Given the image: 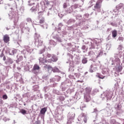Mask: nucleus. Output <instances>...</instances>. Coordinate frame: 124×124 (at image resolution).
Instances as JSON below:
<instances>
[{"label": "nucleus", "instance_id": "f257e3e1", "mask_svg": "<svg viewBox=\"0 0 124 124\" xmlns=\"http://www.w3.org/2000/svg\"><path fill=\"white\" fill-rule=\"evenodd\" d=\"M114 57L115 58V60L114 59L110 58L108 62V65L110 67H113V69H115L117 72H121L123 70V66L121 65V60L119 58H121V55L119 54H115Z\"/></svg>", "mask_w": 124, "mask_h": 124}, {"label": "nucleus", "instance_id": "f03ea898", "mask_svg": "<svg viewBox=\"0 0 124 124\" xmlns=\"http://www.w3.org/2000/svg\"><path fill=\"white\" fill-rule=\"evenodd\" d=\"M101 43V40L95 38L89 44L90 49L93 50L88 52V56H89V57H90L92 59L95 58L96 51H97L96 48L97 49V46H98Z\"/></svg>", "mask_w": 124, "mask_h": 124}, {"label": "nucleus", "instance_id": "7ed1b4c3", "mask_svg": "<svg viewBox=\"0 0 124 124\" xmlns=\"http://www.w3.org/2000/svg\"><path fill=\"white\" fill-rule=\"evenodd\" d=\"M4 8L5 10L10 12L8 14V16L10 20L16 19V13H15V11L17 10V5L15 1H14L13 4H6Z\"/></svg>", "mask_w": 124, "mask_h": 124}, {"label": "nucleus", "instance_id": "20e7f679", "mask_svg": "<svg viewBox=\"0 0 124 124\" xmlns=\"http://www.w3.org/2000/svg\"><path fill=\"white\" fill-rule=\"evenodd\" d=\"M43 48L39 50V54L40 56H43L42 57H40L39 59L40 62L42 63H46V62H51V58L52 55L49 53H46L45 49V46H43Z\"/></svg>", "mask_w": 124, "mask_h": 124}, {"label": "nucleus", "instance_id": "39448f33", "mask_svg": "<svg viewBox=\"0 0 124 124\" xmlns=\"http://www.w3.org/2000/svg\"><path fill=\"white\" fill-rule=\"evenodd\" d=\"M113 94L114 90H106L103 93L101 94V97L102 98L103 100L108 101V100H111Z\"/></svg>", "mask_w": 124, "mask_h": 124}, {"label": "nucleus", "instance_id": "423d86ee", "mask_svg": "<svg viewBox=\"0 0 124 124\" xmlns=\"http://www.w3.org/2000/svg\"><path fill=\"white\" fill-rule=\"evenodd\" d=\"M76 17V19H78L79 20L78 22H77L76 24L75 25H72V26H70V27H68V30L71 31V30H75V28H79V27H82L83 25V24H84V22L82 21V19H83V17H82V15H78V16H75Z\"/></svg>", "mask_w": 124, "mask_h": 124}, {"label": "nucleus", "instance_id": "0eeeda50", "mask_svg": "<svg viewBox=\"0 0 124 124\" xmlns=\"http://www.w3.org/2000/svg\"><path fill=\"white\" fill-rule=\"evenodd\" d=\"M122 9H124V6L122 4H120L119 5H117L116 9L113 10L112 13L113 16H111V18L113 19V18H116L117 16L121 14V10H122Z\"/></svg>", "mask_w": 124, "mask_h": 124}, {"label": "nucleus", "instance_id": "6e6552de", "mask_svg": "<svg viewBox=\"0 0 124 124\" xmlns=\"http://www.w3.org/2000/svg\"><path fill=\"white\" fill-rule=\"evenodd\" d=\"M74 118H75V113L72 112H69L67 115V121L66 124H72Z\"/></svg>", "mask_w": 124, "mask_h": 124}, {"label": "nucleus", "instance_id": "1a4fd4ad", "mask_svg": "<svg viewBox=\"0 0 124 124\" xmlns=\"http://www.w3.org/2000/svg\"><path fill=\"white\" fill-rule=\"evenodd\" d=\"M64 99H65L64 96L62 95H59L56 98V104H58V105H61V106H62V105L64 104H63V101H64Z\"/></svg>", "mask_w": 124, "mask_h": 124}, {"label": "nucleus", "instance_id": "9d476101", "mask_svg": "<svg viewBox=\"0 0 124 124\" xmlns=\"http://www.w3.org/2000/svg\"><path fill=\"white\" fill-rule=\"evenodd\" d=\"M69 87V84L68 82L67 81H66L62 82L60 86V89H61L62 92H65V90L68 89Z\"/></svg>", "mask_w": 124, "mask_h": 124}, {"label": "nucleus", "instance_id": "9b49d317", "mask_svg": "<svg viewBox=\"0 0 124 124\" xmlns=\"http://www.w3.org/2000/svg\"><path fill=\"white\" fill-rule=\"evenodd\" d=\"M101 2L102 1L101 0H98L95 5L94 6V10L97 12H100V7H101Z\"/></svg>", "mask_w": 124, "mask_h": 124}, {"label": "nucleus", "instance_id": "f8f14e48", "mask_svg": "<svg viewBox=\"0 0 124 124\" xmlns=\"http://www.w3.org/2000/svg\"><path fill=\"white\" fill-rule=\"evenodd\" d=\"M47 70L49 73H51L52 71L54 73L60 72V70L57 67H52L50 65L46 66Z\"/></svg>", "mask_w": 124, "mask_h": 124}, {"label": "nucleus", "instance_id": "ddd939ff", "mask_svg": "<svg viewBox=\"0 0 124 124\" xmlns=\"http://www.w3.org/2000/svg\"><path fill=\"white\" fill-rule=\"evenodd\" d=\"M16 53H17V50L15 49H11L7 48L5 50V53L7 54V55H10V56H14Z\"/></svg>", "mask_w": 124, "mask_h": 124}, {"label": "nucleus", "instance_id": "4468645a", "mask_svg": "<svg viewBox=\"0 0 124 124\" xmlns=\"http://www.w3.org/2000/svg\"><path fill=\"white\" fill-rule=\"evenodd\" d=\"M35 45L37 47H39V46H42L43 45V41L40 39V36L39 35L37 38H35Z\"/></svg>", "mask_w": 124, "mask_h": 124}, {"label": "nucleus", "instance_id": "2eb2a0df", "mask_svg": "<svg viewBox=\"0 0 124 124\" xmlns=\"http://www.w3.org/2000/svg\"><path fill=\"white\" fill-rule=\"evenodd\" d=\"M101 112L104 116L105 117H108L110 115V108H106L101 110Z\"/></svg>", "mask_w": 124, "mask_h": 124}, {"label": "nucleus", "instance_id": "dca6fc26", "mask_svg": "<svg viewBox=\"0 0 124 124\" xmlns=\"http://www.w3.org/2000/svg\"><path fill=\"white\" fill-rule=\"evenodd\" d=\"M68 47L67 48L68 51L69 52H75L76 51V46L75 45H72V43H69L68 44Z\"/></svg>", "mask_w": 124, "mask_h": 124}, {"label": "nucleus", "instance_id": "f3484780", "mask_svg": "<svg viewBox=\"0 0 124 124\" xmlns=\"http://www.w3.org/2000/svg\"><path fill=\"white\" fill-rule=\"evenodd\" d=\"M39 69H40V67L37 64H35L32 69V72L36 75L38 73Z\"/></svg>", "mask_w": 124, "mask_h": 124}, {"label": "nucleus", "instance_id": "a211bd4d", "mask_svg": "<svg viewBox=\"0 0 124 124\" xmlns=\"http://www.w3.org/2000/svg\"><path fill=\"white\" fill-rule=\"evenodd\" d=\"M23 48H25V50L28 52V53H30V54H31V53H34L33 51L34 49L28 46H24Z\"/></svg>", "mask_w": 124, "mask_h": 124}, {"label": "nucleus", "instance_id": "6ab92c4d", "mask_svg": "<svg viewBox=\"0 0 124 124\" xmlns=\"http://www.w3.org/2000/svg\"><path fill=\"white\" fill-rule=\"evenodd\" d=\"M61 78H62L59 76H55V78L50 79V83H53L55 81L59 82V81L61 80Z\"/></svg>", "mask_w": 124, "mask_h": 124}, {"label": "nucleus", "instance_id": "aec40b11", "mask_svg": "<svg viewBox=\"0 0 124 124\" xmlns=\"http://www.w3.org/2000/svg\"><path fill=\"white\" fill-rule=\"evenodd\" d=\"M37 6H38V4H36L35 6H32V7L30 9V11L31 13H34V14H36V11L37 9Z\"/></svg>", "mask_w": 124, "mask_h": 124}, {"label": "nucleus", "instance_id": "412c9836", "mask_svg": "<svg viewBox=\"0 0 124 124\" xmlns=\"http://www.w3.org/2000/svg\"><path fill=\"white\" fill-rule=\"evenodd\" d=\"M79 119H81V120H83V121L84 122L85 124H87V121L88 120V117H87V116L85 115V113H82L79 116Z\"/></svg>", "mask_w": 124, "mask_h": 124}, {"label": "nucleus", "instance_id": "4be33fe9", "mask_svg": "<svg viewBox=\"0 0 124 124\" xmlns=\"http://www.w3.org/2000/svg\"><path fill=\"white\" fill-rule=\"evenodd\" d=\"M62 27H63L62 23H59L58 27L55 28V30L58 31L59 33H60V31H62Z\"/></svg>", "mask_w": 124, "mask_h": 124}, {"label": "nucleus", "instance_id": "5701e85b", "mask_svg": "<svg viewBox=\"0 0 124 124\" xmlns=\"http://www.w3.org/2000/svg\"><path fill=\"white\" fill-rule=\"evenodd\" d=\"M103 50H99L97 51H96L95 58H99V57H101L102 55H103Z\"/></svg>", "mask_w": 124, "mask_h": 124}, {"label": "nucleus", "instance_id": "b1692460", "mask_svg": "<svg viewBox=\"0 0 124 124\" xmlns=\"http://www.w3.org/2000/svg\"><path fill=\"white\" fill-rule=\"evenodd\" d=\"M10 38L8 36V35L6 34L4 35L3 40L5 43H8L9 42Z\"/></svg>", "mask_w": 124, "mask_h": 124}, {"label": "nucleus", "instance_id": "393cba45", "mask_svg": "<svg viewBox=\"0 0 124 124\" xmlns=\"http://www.w3.org/2000/svg\"><path fill=\"white\" fill-rule=\"evenodd\" d=\"M30 96V93H27L23 94H22V97L23 98H25L26 99V102H28L29 101V97Z\"/></svg>", "mask_w": 124, "mask_h": 124}, {"label": "nucleus", "instance_id": "a878e982", "mask_svg": "<svg viewBox=\"0 0 124 124\" xmlns=\"http://www.w3.org/2000/svg\"><path fill=\"white\" fill-rule=\"evenodd\" d=\"M114 109L116 111L122 110V105L120 103L116 104L114 106Z\"/></svg>", "mask_w": 124, "mask_h": 124}, {"label": "nucleus", "instance_id": "bb28decb", "mask_svg": "<svg viewBox=\"0 0 124 124\" xmlns=\"http://www.w3.org/2000/svg\"><path fill=\"white\" fill-rule=\"evenodd\" d=\"M90 100H91L90 94H84V101H85V102H89Z\"/></svg>", "mask_w": 124, "mask_h": 124}, {"label": "nucleus", "instance_id": "cd10ccee", "mask_svg": "<svg viewBox=\"0 0 124 124\" xmlns=\"http://www.w3.org/2000/svg\"><path fill=\"white\" fill-rule=\"evenodd\" d=\"M89 16H90V15L89 14H85L83 16V17L82 19V22L83 23H85V22L87 21V19L89 18Z\"/></svg>", "mask_w": 124, "mask_h": 124}, {"label": "nucleus", "instance_id": "c85d7f7f", "mask_svg": "<svg viewBox=\"0 0 124 124\" xmlns=\"http://www.w3.org/2000/svg\"><path fill=\"white\" fill-rule=\"evenodd\" d=\"M28 5L29 6H34L35 5H36V4H35V3L34 2V1H33V0H29L28 1Z\"/></svg>", "mask_w": 124, "mask_h": 124}, {"label": "nucleus", "instance_id": "c756f323", "mask_svg": "<svg viewBox=\"0 0 124 124\" xmlns=\"http://www.w3.org/2000/svg\"><path fill=\"white\" fill-rule=\"evenodd\" d=\"M13 63V60L11 58H8L7 61L5 62V63L7 64V65H10V64H12Z\"/></svg>", "mask_w": 124, "mask_h": 124}, {"label": "nucleus", "instance_id": "7c9ffc66", "mask_svg": "<svg viewBox=\"0 0 124 124\" xmlns=\"http://www.w3.org/2000/svg\"><path fill=\"white\" fill-rule=\"evenodd\" d=\"M50 2L48 1L47 0H45V1H42L40 2L41 5H42V7H46V5H48Z\"/></svg>", "mask_w": 124, "mask_h": 124}, {"label": "nucleus", "instance_id": "2f4dec72", "mask_svg": "<svg viewBox=\"0 0 124 124\" xmlns=\"http://www.w3.org/2000/svg\"><path fill=\"white\" fill-rule=\"evenodd\" d=\"M66 13L64 14V15H66V14H70L71 12H73V8L71 6L69 8L67 9V10L65 11Z\"/></svg>", "mask_w": 124, "mask_h": 124}, {"label": "nucleus", "instance_id": "473e14b6", "mask_svg": "<svg viewBox=\"0 0 124 124\" xmlns=\"http://www.w3.org/2000/svg\"><path fill=\"white\" fill-rule=\"evenodd\" d=\"M46 112H47V107H45L41 108L40 113L41 115H45Z\"/></svg>", "mask_w": 124, "mask_h": 124}, {"label": "nucleus", "instance_id": "72a5a7b5", "mask_svg": "<svg viewBox=\"0 0 124 124\" xmlns=\"http://www.w3.org/2000/svg\"><path fill=\"white\" fill-rule=\"evenodd\" d=\"M50 90H51L50 86H45V87H44L43 91L45 93H49L50 92Z\"/></svg>", "mask_w": 124, "mask_h": 124}, {"label": "nucleus", "instance_id": "f704fd0d", "mask_svg": "<svg viewBox=\"0 0 124 124\" xmlns=\"http://www.w3.org/2000/svg\"><path fill=\"white\" fill-rule=\"evenodd\" d=\"M54 39H56L58 41V42H62V39H61V36L59 35H56L53 36Z\"/></svg>", "mask_w": 124, "mask_h": 124}, {"label": "nucleus", "instance_id": "c9c22d12", "mask_svg": "<svg viewBox=\"0 0 124 124\" xmlns=\"http://www.w3.org/2000/svg\"><path fill=\"white\" fill-rule=\"evenodd\" d=\"M75 22H76V20H75V19H70L66 22V24H67V25H72V24H74Z\"/></svg>", "mask_w": 124, "mask_h": 124}, {"label": "nucleus", "instance_id": "e433bc0d", "mask_svg": "<svg viewBox=\"0 0 124 124\" xmlns=\"http://www.w3.org/2000/svg\"><path fill=\"white\" fill-rule=\"evenodd\" d=\"M4 52V51L3 50H2L0 54V58H3L2 60L4 61V62H5V61H6V57H5V55H4V54H3Z\"/></svg>", "mask_w": 124, "mask_h": 124}, {"label": "nucleus", "instance_id": "4c0bfd02", "mask_svg": "<svg viewBox=\"0 0 124 124\" xmlns=\"http://www.w3.org/2000/svg\"><path fill=\"white\" fill-rule=\"evenodd\" d=\"M50 62H57L58 61V58L56 57L55 55H53L51 56V58H50Z\"/></svg>", "mask_w": 124, "mask_h": 124}, {"label": "nucleus", "instance_id": "58836bf2", "mask_svg": "<svg viewBox=\"0 0 124 124\" xmlns=\"http://www.w3.org/2000/svg\"><path fill=\"white\" fill-rule=\"evenodd\" d=\"M32 90L34 92H36L39 90V86L38 85H35L32 87Z\"/></svg>", "mask_w": 124, "mask_h": 124}, {"label": "nucleus", "instance_id": "ea45409f", "mask_svg": "<svg viewBox=\"0 0 124 124\" xmlns=\"http://www.w3.org/2000/svg\"><path fill=\"white\" fill-rule=\"evenodd\" d=\"M21 61H23V56H17V60H16V63H19V62H21Z\"/></svg>", "mask_w": 124, "mask_h": 124}, {"label": "nucleus", "instance_id": "a19ab883", "mask_svg": "<svg viewBox=\"0 0 124 124\" xmlns=\"http://www.w3.org/2000/svg\"><path fill=\"white\" fill-rule=\"evenodd\" d=\"M1 77H7V73H2L0 71V78Z\"/></svg>", "mask_w": 124, "mask_h": 124}, {"label": "nucleus", "instance_id": "79ce46f5", "mask_svg": "<svg viewBox=\"0 0 124 124\" xmlns=\"http://www.w3.org/2000/svg\"><path fill=\"white\" fill-rule=\"evenodd\" d=\"M117 30H114L112 31V35L113 38H115V37L117 36Z\"/></svg>", "mask_w": 124, "mask_h": 124}, {"label": "nucleus", "instance_id": "37998d69", "mask_svg": "<svg viewBox=\"0 0 124 124\" xmlns=\"http://www.w3.org/2000/svg\"><path fill=\"white\" fill-rule=\"evenodd\" d=\"M69 72H73L74 71V66L73 65H70L68 69Z\"/></svg>", "mask_w": 124, "mask_h": 124}, {"label": "nucleus", "instance_id": "c03bdc74", "mask_svg": "<svg viewBox=\"0 0 124 124\" xmlns=\"http://www.w3.org/2000/svg\"><path fill=\"white\" fill-rule=\"evenodd\" d=\"M49 44L52 46H56L57 45V43H56L54 40H51L49 41Z\"/></svg>", "mask_w": 124, "mask_h": 124}, {"label": "nucleus", "instance_id": "a18cd8bd", "mask_svg": "<svg viewBox=\"0 0 124 124\" xmlns=\"http://www.w3.org/2000/svg\"><path fill=\"white\" fill-rule=\"evenodd\" d=\"M116 114L117 115V116H121L122 114H123V110L120 109L118 110H116Z\"/></svg>", "mask_w": 124, "mask_h": 124}, {"label": "nucleus", "instance_id": "49530a36", "mask_svg": "<svg viewBox=\"0 0 124 124\" xmlns=\"http://www.w3.org/2000/svg\"><path fill=\"white\" fill-rule=\"evenodd\" d=\"M81 62H82V63H83V64H86V63L88 62V59H87V58L84 57L82 58Z\"/></svg>", "mask_w": 124, "mask_h": 124}, {"label": "nucleus", "instance_id": "de8ad7c7", "mask_svg": "<svg viewBox=\"0 0 124 124\" xmlns=\"http://www.w3.org/2000/svg\"><path fill=\"white\" fill-rule=\"evenodd\" d=\"M20 113L22 114V115H27V114H28V113H27V110L24 109H20Z\"/></svg>", "mask_w": 124, "mask_h": 124}, {"label": "nucleus", "instance_id": "09e8293b", "mask_svg": "<svg viewBox=\"0 0 124 124\" xmlns=\"http://www.w3.org/2000/svg\"><path fill=\"white\" fill-rule=\"evenodd\" d=\"M52 92L53 93H56V94H61V92L60 91L57 90V89H53Z\"/></svg>", "mask_w": 124, "mask_h": 124}, {"label": "nucleus", "instance_id": "8fccbe9b", "mask_svg": "<svg viewBox=\"0 0 124 124\" xmlns=\"http://www.w3.org/2000/svg\"><path fill=\"white\" fill-rule=\"evenodd\" d=\"M96 77L99 78V79H104V78H105V76H102V75H100L99 74L96 75Z\"/></svg>", "mask_w": 124, "mask_h": 124}, {"label": "nucleus", "instance_id": "3c124183", "mask_svg": "<svg viewBox=\"0 0 124 124\" xmlns=\"http://www.w3.org/2000/svg\"><path fill=\"white\" fill-rule=\"evenodd\" d=\"M85 91L86 92V94H90L91 93V89L89 87L86 88Z\"/></svg>", "mask_w": 124, "mask_h": 124}, {"label": "nucleus", "instance_id": "603ef678", "mask_svg": "<svg viewBox=\"0 0 124 124\" xmlns=\"http://www.w3.org/2000/svg\"><path fill=\"white\" fill-rule=\"evenodd\" d=\"M43 29H48V25L44 24V25H39Z\"/></svg>", "mask_w": 124, "mask_h": 124}, {"label": "nucleus", "instance_id": "864d4df0", "mask_svg": "<svg viewBox=\"0 0 124 124\" xmlns=\"http://www.w3.org/2000/svg\"><path fill=\"white\" fill-rule=\"evenodd\" d=\"M110 25L112 26V27H115V28H117L118 27V25L116 22H110Z\"/></svg>", "mask_w": 124, "mask_h": 124}, {"label": "nucleus", "instance_id": "5fc2aeb1", "mask_svg": "<svg viewBox=\"0 0 124 124\" xmlns=\"http://www.w3.org/2000/svg\"><path fill=\"white\" fill-rule=\"evenodd\" d=\"M93 113L95 114V117H97V114H98V110H97V108H94Z\"/></svg>", "mask_w": 124, "mask_h": 124}, {"label": "nucleus", "instance_id": "6e6d98bb", "mask_svg": "<svg viewBox=\"0 0 124 124\" xmlns=\"http://www.w3.org/2000/svg\"><path fill=\"white\" fill-rule=\"evenodd\" d=\"M26 25V23L25 22H21L19 25V27L21 29H24L25 25Z\"/></svg>", "mask_w": 124, "mask_h": 124}, {"label": "nucleus", "instance_id": "4d7b16f0", "mask_svg": "<svg viewBox=\"0 0 124 124\" xmlns=\"http://www.w3.org/2000/svg\"><path fill=\"white\" fill-rule=\"evenodd\" d=\"M109 69L107 68V69H104V70H103L102 71V73H109Z\"/></svg>", "mask_w": 124, "mask_h": 124}, {"label": "nucleus", "instance_id": "13d9d810", "mask_svg": "<svg viewBox=\"0 0 124 124\" xmlns=\"http://www.w3.org/2000/svg\"><path fill=\"white\" fill-rule=\"evenodd\" d=\"M45 21V18L44 17H42V18L40 20L39 23L40 24H43Z\"/></svg>", "mask_w": 124, "mask_h": 124}, {"label": "nucleus", "instance_id": "bf43d9fd", "mask_svg": "<svg viewBox=\"0 0 124 124\" xmlns=\"http://www.w3.org/2000/svg\"><path fill=\"white\" fill-rule=\"evenodd\" d=\"M82 27H83L84 30H87V29H88L89 28H90V26L88 25L87 24H82Z\"/></svg>", "mask_w": 124, "mask_h": 124}, {"label": "nucleus", "instance_id": "052dcab7", "mask_svg": "<svg viewBox=\"0 0 124 124\" xmlns=\"http://www.w3.org/2000/svg\"><path fill=\"white\" fill-rule=\"evenodd\" d=\"M72 6L73 8L76 9V8H78L79 7V5L78 4H75L74 5L71 6Z\"/></svg>", "mask_w": 124, "mask_h": 124}, {"label": "nucleus", "instance_id": "680f3d73", "mask_svg": "<svg viewBox=\"0 0 124 124\" xmlns=\"http://www.w3.org/2000/svg\"><path fill=\"white\" fill-rule=\"evenodd\" d=\"M111 31H112V28H108L106 32L107 33H111Z\"/></svg>", "mask_w": 124, "mask_h": 124}, {"label": "nucleus", "instance_id": "e2e57ef3", "mask_svg": "<svg viewBox=\"0 0 124 124\" xmlns=\"http://www.w3.org/2000/svg\"><path fill=\"white\" fill-rule=\"evenodd\" d=\"M38 14L39 18H40V17H41V16H42V15H43L44 13H43V12L41 11V12H39L38 13Z\"/></svg>", "mask_w": 124, "mask_h": 124}, {"label": "nucleus", "instance_id": "0e129e2a", "mask_svg": "<svg viewBox=\"0 0 124 124\" xmlns=\"http://www.w3.org/2000/svg\"><path fill=\"white\" fill-rule=\"evenodd\" d=\"M6 89H8V90H10L11 91L12 90V86L11 85H7L6 86Z\"/></svg>", "mask_w": 124, "mask_h": 124}, {"label": "nucleus", "instance_id": "69168bd1", "mask_svg": "<svg viewBox=\"0 0 124 124\" xmlns=\"http://www.w3.org/2000/svg\"><path fill=\"white\" fill-rule=\"evenodd\" d=\"M85 107H86V105L85 104H82L80 106V109L81 110H83V109H84V108H85Z\"/></svg>", "mask_w": 124, "mask_h": 124}, {"label": "nucleus", "instance_id": "338daca9", "mask_svg": "<svg viewBox=\"0 0 124 124\" xmlns=\"http://www.w3.org/2000/svg\"><path fill=\"white\" fill-rule=\"evenodd\" d=\"M45 97L46 99H49L50 98V95L48 94H45Z\"/></svg>", "mask_w": 124, "mask_h": 124}, {"label": "nucleus", "instance_id": "774afa93", "mask_svg": "<svg viewBox=\"0 0 124 124\" xmlns=\"http://www.w3.org/2000/svg\"><path fill=\"white\" fill-rule=\"evenodd\" d=\"M112 123L113 124H120V123L116 122V120L115 119L112 120Z\"/></svg>", "mask_w": 124, "mask_h": 124}]
</instances>
